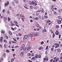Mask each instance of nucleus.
I'll return each instance as SVG.
<instances>
[{"label":"nucleus","mask_w":62,"mask_h":62,"mask_svg":"<svg viewBox=\"0 0 62 62\" xmlns=\"http://www.w3.org/2000/svg\"><path fill=\"white\" fill-rule=\"evenodd\" d=\"M31 49V46H29L27 48V50L25 49V51L26 52H28L27 50L30 51V50Z\"/></svg>","instance_id":"obj_1"},{"label":"nucleus","mask_w":62,"mask_h":62,"mask_svg":"<svg viewBox=\"0 0 62 62\" xmlns=\"http://www.w3.org/2000/svg\"><path fill=\"white\" fill-rule=\"evenodd\" d=\"M23 54H24V51H22L20 53V56L21 57H23Z\"/></svg>","instance_id":"obj_2"},{"label":"nucleus","mask_w":62,"mask_h":62,"mask_svg":"<svg viewBox=\"0 0 62 62\" xmlns=\"http://www.w3.org/2000/svg\"><path fill=\"white\" fill-rule=\"evenodd\" d=\"M28 38V35H25L23 37L24 39H27Z\"/></svg>","instance_id":"obj_3"},{"label":"nucleus","mask_w":62,"mask_h":62,"mask_svg":"<svg viewBox=\"0 0 62 62\" xmlns=\"http://www.w3.org/2000/svg\"><path fill=\"white\" fill-rule=\"evenodd\" d=\"M24 45H23L21 48V50H23L24 49Z\"/></svg>","instance_id":"obj_4"},{"label":"nucleus","mask_w":62,"mask_h":62,"mask_svg":"<svg viewBox=\"0 0 62 62\" xmlns=\"http://www.w3.org/2000/svg\"><path fill=\"white\" fill-rule=\"evenodd\" d=\"M43 60L44 61H45V60H46V61L48 60V57H46V58H44L43 59Z\"/></svg>","instance_id":"obj_5"},{"label":"nucleus","mask_w":62,"mask_h":62,"mask_svg":"<svg viewBox=\"0 0 62 62\" xmlns=\"http://www.w3.org/2000/svg\"><path fill=\"white\" fill-rule=\"evenodd\" d=\"M57 22L58 23H59V24L61 23V21L60 20H57Z\"/></svg>","instance_id":"obj_6"},{"label":"nucleus","mask_w":62,"mask_h":62,"mask_svg":"<svg viewBox=\"0 0 62 62\" xmlns=\"http://www.w3.org/2000/svg\"><path fill=\"white\" fill-rule=\"evenodd\" d=\"M9 5V1H7L6 3H5V6L6 7L7 5Z\"/></svg>","instance_id":"obj_7"},{"label":"nucleus","mask_w":62,"mask_h":62,"mask_svg":"<svg viewBox=\"0 0 62 62\" xmlns=\"http://www.w3.org/2000/svg\"><path fill=\"white\" fill-rule=\"evenodd\" d=\"M1 34H5V31L3 30H1Z\"/></svg>","instance_id":"obj_8"},{"label":"nucleus","mask_w":62,"mask_h":62,"mask_svg":"<svg viewBox=\"0 0 62 62\" xmlns=\"http://www.w3.org/2000/svg\"><path fill=\"white\" fill-rule=\"evenodd\" d=\"M38 35H39V33L38 32H36V34H34V37H35V36H38Z\"/></svg>","instance_id":"obj_9"},{"label":"nucleus","mask_w":62,"mask_h":62,"mask_svg":"<svg viewBox=\"0 0 62 62\" xmlns=\"http://www.w3.org/2000/svg\"><path fill=\"white\" fill-rule=\"evenodd\" d=\"M59 44H57L55 47V48H58L59 47Z\"/></svg>","instance_id":"obj_10"},{"label":"nucleus","mask_w":62,"mask_h":62,"mask_svg":"<svg viewBox=\"0 0 62 62\" xmlns=\"http://www.w3.org/2000/svg\"><path fill=\"white\" fill-rule=\"evenodd\" d=\"M29 36L30 37H33V35L31 34H29Z\"/></svg>","instance_id":"obj_11"},{"label":"nucleus","mask_w":62,"mask_h":62,"mask_svg":"<svg viewBox=\"0 0 62 62\" xmlns=\"http://www.w3.org/2000/svg\"><path fill=\"white\" fill-rule=\"evenodd\" d=\"M4 20V21H6L7 20V18L6 17H5L3 18Z\"/></svg>","instance_id":"obj_12"},{"label":"nucleus","mask_w":62,"mask_h":62,"mask_svg":"<svg viewBox=\"0 0 62 62\" xmlns=\"http://www.w3.org/2000/svg\"><path fill=\"white\" fill-rule=\"evenodd\" d=\"M55 34L56 35H59V32L58 31H57L55 32Z\"/></svg>","instance_id":"obj_13"},{"label":"nucleus","mask_w":62,"mask_h":62,"mask_svg":"<svg viewBox=\"0 0 62 62\" xmlns=\"http://www.w3.org/2000/svg\"><path fill=\"white\" fill-rule=\"evenodd\" d=\"M14 1L16 3L18 4V0H14Z\"/></svg>","instance_id":"obj_14"},{"label":"nucleus","mask_w":62,"mask_h":62,"mask_svg":"<svg viewBox=\"0 0 62 62\" xmlns=\"http://www.w3.org/2000/svg\"><path fill=\"white\" fill-rule=\"evenodd\" d=\"M42 49H43V47H41L39 48L38 50H42Z\"/></svg>","instance_id":"obj_15"},{"label":"nucleus","mask_w":62,"mask_h":62,"mask_svg":"<svg viewBox=\"0 0 62 62\" xmlns=\"http://www.w3.org/2000/svg\"><path fill=\"white\" fill-rule=\"evenodd\" d=\"M38 54H36L35 55V58H38Z\"/></svg>","instance_id":"obj_16"},{"label":"nucleus","mask_w":62,"mask_h":62,"mask_svg":"<svg viewBox=\"0 0 62 62\" xmlns=\"http://www.w3.org/2000/svg\"><path fill=\"white\" fill-rule=\"evenodd\" d=\"M57 51L58 52H59V53H60L61 52V50L60 49H57Z\"/></svg>","instance_id":"obj_17"},{"label":"nucleus","mask_w":62,"mask_h":62,"mask_svg":"<svg viewBox=\"0 0 62 62\" xmlns=\"http://www.w3.org/2000/svg\"><path fill=\"white\" fill-rule=\"evenodd\" d=\"M15 57H14L11 60V61H12V62H13V61H14V59H15Z\"/></svg>","instance_id":"obj_18"},{"label":"nucleus","mask_w":62,"mask_h":62,"mask_svg":"<svg viewBox=\"0 0 62 62\" xmlns=\"http://www.w3.org/2000/svg\"><path fill=\"white\" fill-rule=\"evenodd\" d=\"M51 9L52 11H54V7H51Z\"/></svg>","instance_id":"obj_19"},{"label":"nucleus","mask_w":62,"mask_h":62,"mask_svg":"<svg viewBox=\"0 0 62 62\" xmlns=\"http://www.w3.org/2000/svg\"><path fill=\"white\" fill-rule=\"evenodd\" d=\"M41 11L42 12H43L44 11V9L43 8L41 9Z\"/></svg>","instance_id":"obj_20"},{"label":"nucleus","mask_w":62,"mask_h":62,"mask_svg":"<svg viewBox=\"0 0 62 62\" xmlns=\"http://www.w3.org/2000/svg\"><path fill=\"white\" fill-rule=\"evenodd\" d=\"M12 5L13 6H14L15 5V3L14 2H13L12 3Z\"/></svg>","instance_id":"obj_21"},{"label":"nucleus","mask_w":62,"mask_h":62,"mask_svg":"<svg viewBox=\"0 0 62 62\" xmlns=\"http://www.w3.org/2000/svg\"><path fill=\"white\" fill-rule=\"evenodd\" d=\"M14 23H15V24H18V22L17 21H15L14 22Z\"/></svg>","instance_id":"obj_22"},{"label":"nucleus","mask_w":62,"mask_h":62,"mask_svg":"<svg viewBox=\"0 0 62 62\" xmlns=\"http://www.w3.org/2000/svg\"><path fill=\"white\" fill-rule=\"evenodd\" d=\"M9 34L11 35H12V32H11V31H9Z\"/></svg>","instance_id":"obj_23"},{"label":"nucleus","mask_w":62,"mask_h":62,"mask_svg":"<svg viewBox=\"0 0 62 62\" xmlns=\"http://www.w3.org/2000/svg\"><path fill=\"white\" fill-rule=\"evenodd\" d=\"M1 39H0V41H2V39H3V37H1Z\"/></svg>","instance_id":"obj_24"},{"label":"nucleus","mask_w":62,"mask_h":62,"mask_svg":"<svg viewBox=\"0 0 62 62\" xmlns=\"http://www.w3.org/2000/svg\"><path fill=\"white\" fill-rule=\"evenodd\" d=\"M56 28H58L59 27V26L58 25H57L56 27H55Z\"/></svg>","instance_id":"obj_25"},{"label":"nucleus","mask_w":62,"mask_h":62,"mask_svg":"<svg viewBox=\"0 0 62 62\" xmlns=\"http://www.w3.org/2000/svg\"><path fill=\"white\" fill-rule=\"evenodd\" d=\"M59 58H56V62H57V61H58V60H59Z\"/></svg>","instance_id":"obj_26"},{"label":"nucleus","mask_w":62,"mask_h":62,"mask_svg":"<svg viewBox=\"0 0 62 62\" xmlns=\"http://www.w3.org/2000/svg\"><path fill=\"white\" fill-rule=\"evenodd\" d=\"M44 17L45 19H47V18H48V16H45Z\"/></svg>","instance_id":"obj_27"},{"label":"nucleus","mask_w":62,"mask_h":62,"mask_svg":"<svg viewBox=\"0 0 62 62\" xmlns=\"http://www.w3.org/2000/svg\"><path fill=\"white\" fill-rule=\"evenodd\" d=\"M29 3L30 5H31L32 4V2H31L30 1H29Z\"/></svg>","instance_id":"obj_28"},{"label":"nucleus","mask_w":62,"mask_h":62,"mask_svg":"<svg viewBox=\"0 0 62 62\" xmlns=\"http://www.w3.org/2000/svg\"><path fill=\"white\" fill-rule=\"evenodd\" d=\"M32 59H33V60H35V59H36V58H35V57H33L32 58Z\"/></svg>","instance_id":"obj_29"},{"label":"nucleus","mask_w":62,"mask_h":62,"mask_svg":"<svg viewBox=\"0 0 62 62\" xmlns=\"http://www.w3.org/2000/svg\"><path fill=\"white\" fill-rule=\"evenodd\" d=\"M58 19H61V16H58Z\"/></svg>","instance_id":"obj_30"},{"label":"nucleus","mask_w":62,"mask_h":62,"mask_svg":"<svg viewBox=\"0 0 62 62\" xmlns=\"http://www.w3.org/2000/svg\"><path fill=\"white\" fill-rule=\"evenodd\" d=\"M9 9L10 10H12V7L11 6H10L9 7Z\"/></svg>","instance_id":"obj_31"},{"label":"nucleus","mask_w":62,"mask_h":62,"mask_svg":"<svg viewBox=\"0 0 62 62\" xmlns=\"http://www.w3.org/2000/svg\"><path fill=\"white\" fill-rule=\"evenodd\" d=\"M54 36H55V34H54V33H53V35L52 37L54 38Z\"/></svg>","instance_id":"obj_32"},{"label":"nucleus","mask_w":62,"mask_h":62,"mask_svg":"<svg viewBox=\"0 0 62 62\" xmlns=\"http://www.w3.org/2000/svg\"><path fill=\"white\" fill-rule=\"evenodd\" d=\"M31 3L32 4H33V5H34V4L35 3V2L34 1H32L31 2Z\"/></svg>","instance_id":"obj_33"},{"label":"nucleus","mask_w":62,"mask_h":62,"mask_svg":"<svg viewBox=\"0 0 62 62\" xmlns=\"http://www.w3.org/2000/svg\"><path fill=\"white\" fill-rule=\"evenodd\" d=\"M37 27H39V24H38L37 25H36Z\"/></svg>","instance_id":"obj_34"},{"label":"nucleus","mask_w":62,"mask_h":62,"mask_svg":"<svg viewBox=\"0 0 62 62\" xmlns=\"http://www.w3.org/2000/svg\"><path fill=\"white\" fill-rule=\"evenodd\" d=\"M6 52H7V53H9V50H6Z\"/></svg>","instance_id":"obj_35"},{"label":"nucleus","mask_w":62,"mask_h":62,"mask_svg":"<svg viewBox=\"0 0 62 62\" xmlns=\"http://www.w3.org/2000/svg\"><path fill=\"white\" fill-rule=\"evenodd\" d=\"M4 47L5 48H6L7 47V46L6 45V44H4Z\"/></svg>","instance_id":"obj_36"},{"label":"nucleus","mask_w":62,"mask_h":62,"mask_svg":"<svg viewBox=\"0 0 62 62\" xmlns=\"http://www.w3.org/2000/svg\"><path fill=\"white\" fill-rule=\"evenodd\" d=\"M36 20H38L39 19V18L38 17H36L35 18Z\"/></svg>","instance_id":"obj_37"},{"label":"nucleus","mask_w":62,"mask_h":62,"mask_svg":"<svg viewBox=\"0 0 62 62\" xmlns=\"http://www.w3.org/2000/svg\"><path fill=\"white\" fill-rule=\"evenodd\" d=\"M50 22H51V21L50 20H48L47 21V23H50Z\"/></svg>","instance_id":"obj_38"},{"label":"nucleus","mask_w":62,"mask_h":62,"mask_svg":"<svg viewBox=\"0 0 62 62\" xmlns=\"http://www.w3.org/2000/svg\"><path fill=\"white\" fill-rule=\"evenodd\" d=\"M40 11H40V10H38V11H37L36 12H40Z\"/></svg>","instance_id":"obj_39"},{"label":"nucleus","mask_w":62,"mask_h":62,"mask_svg":"<svg viewBox=\"0 0 62 62\" xmlns=\"http://www.w3.org/2000/svg\"><path fill=\"white\" fill-rule=\"evenodd\" d=\"M4 41L5 42V43H7V40L6 39H4Z\"/></svg>","instance_id":"obj_40"},{"label":"nucleus","mask_w":62,"mask_h":62,"mask_svg":"<svg viewBox=\"0 0 62 62\" xmlns=\"http://www.w3.org/2000/svg\"><path fill=\"white\" fill-rule=\"evenodd\" d=\"M22 17L24 19H25V17H24V16H22Z\"/></svg>","instance_id":"obj_41"},{"label":"nucleus","mask_w":62,"mask_h":62,"mask_svg":"<svg viewBox=\"0 0 62 62\" xmlns=\"http://www.w3.org/2000/svg\"><path fill=\"white\" fill-rule=\"evenodd\" d=\"M43 31L45 32L47 31V30H46L45 29H44L43 30Z\"/></svg>","instance_id":"obj_42"},{"label":"nucleus","mask_w":62,"mask_h":62,"mask_svg":"<svg viewBox=\"0 0 62 62\" xmlns=\"http://www.w3.org/2000/svg\"><path fill=\"white\" fill-rule=\"evenodd\" d=\"M7 12L8 14L9 13V10H8Z\"/></svg>","instance_id":"obj_43"},{"label":"nucleus","mask_w":62,"mask_h":62,"mask_svg":"<svg viewBox=\"0 0 62 62\" xmlns=\"http://www.w3.org/2000/svg\"><path fill=\"white\" fill-rule=\"evenodd\" d=\"M3 56H4V57H6V54L5 53H4L3 54Z\"/></svg>","instance_id":"obj_44"},{"label":"nucleus","mask_w":62,"mask_h":62,"mask_svg":"<svg viewBox=\"0 0 62 62\" xmlns=\"http://www.w3.org/2000/svg\"><path fill=\"white\" fill-rule=\"evenodd\" d=\"M41 57V55H39L38 56V57L39 58H40V57Z\"/></svg>","instance_id":"obj_45"},{"label":"nucleus","mask_w":62,"mask_h":62,"mask_svg":"<svg viewBox=\"0 0 62 62\" xmlns=\"http://www.w3.org/2000/svg\"><path fill=\"white\" fill-rule=\"evenodd\" d=\"M38 24V23L37 22L35 23V24L36 25H37Z\"/></svg>","instance_id":"obj_46"},{"label":"nucleus","mask_w":62,"mask_h":62,"mask_svg":"<svg viewBox=\"0 0 62 62\" xmlns=\"http://www.w3.org/2000/svg\"><path fill=\"white\" fill-rule=\"evenodd\" d=\"M5 38L6 39H8V37L7 36H6Z\"/></svg>","instance_id":"obj_47"},{"label":"nucleus","mask_w":62,"mask_h":62,"mask_svg":"<svg viewBox=\"0 0 62 62\" xmlns=\"http://www.w3.org/2000/svg\"><path fill=\"white\" fill-rule=\"evenodd\" d=\"M0 60H3V58L2 57H0Z\"/></svg>","instance_id":"obj_48"},{"label":"nucleus","mask_w":62,"mask_h":62,"mask_svg":"<svg viewBox=\"0 0 62 62\" xmlns=\"http://www.w3.org/2000/svg\"><path fill=\"white\" fill-rule=\"evenodd\" d=\"M13 39L14 41H17V40H16V39H15L14 38H13Z\"/></svg>","instance_id":"obj_49"},{"label":"nucleus","mask_w":62,"mask_h":62,"mask_svg":"<svg viewBox=\"0 0 62 62\" xmlns=\"http://www.w3.org/2000/svg\"><path fill=\"white\" fill-rule=\"evenodd\" d=\"M16 54H14L13 55V57H14V56H15V55Z\"/></svg>","instance_id":"obj_50"},{"label":"nucleus","mask_w":62,"mask_h":62,"mask_svg":"<svg viewBox=\"0 0 62 62\" xmlns=\"http://www.w3.org/2000/svg\"><path fill=\"white\" fill-rule=\"evenodd\" d=\"M34 5H35V6H37V3H34Z\"/></svg>","instance_id":"obj_51"},{"label":"nucleus","mask_w":62,"mask_h":62,"mask_svg":"<svg viewBox=\"0 0 62 62\" xmlns=\"http://www.w3.org/2000/svg\"><path fill=\"white\" fill-rule=\"evenodd\" d=\"M54 14L55 15H56V12H54Z\"/></svg>","instance_id":"obj_52"},{"label":"nucleus","mask_w":62,"mask_h":62,"mask_svg":"<svg viewBox=\"0 0 62 62\" xmlns=\"http://www.w3.org/2000/svg\"><path fill=\"white\" fill-rule=\"evenodd\" d=\"M12 42L13 43H16V42H15L14 41H12Z\"/></svg>","instance_id":"obj_53"},{"label":"nucleus","mask_w":62,"mask_h":62,"mask_svg":"<svg viewBox=\"0 0 62 62\" xmlns=\"http://www.w3.org/2000/svg\"><path fill=\"white\" fill-rule=\"evenodd\" d=\"M22 16H22V15L21 14L20 15L19 17L20 18H22Z\"/></svg>","instance_id":"obj_54"},{"label":"nucleus","mask_w":62,"mask_h":62,"mask_svg":"<svg viewBox=\"0 0 62 62\" xmlns=\"http://www.w3.org/2000/svg\"><path fill=\"white\" fill-rule=\"evenodd\" d=\"M14 24L13 23H12L11 24V26H14Z\"/></svg>","instance_id":"obj_55"},{"label":"nucleus","mask_w":62,"mask_h":62,"mask_svg":"<svg viewBox=\"0 0 62 62\" xmlns=\"http://www.w3.org/2000/svg\"><path fill=\"white\" fill-rule=\"evenodd\" d=\"M8 22H9V21L10 20V18H8Z\"/></svg>","instance_id":"obj_56"},{"label":"nucleus","mask_w":62,"mask_h":62,"mask_svg":"<svg viewBox=\"0 0 62 62\" xmlns=\"http://www.w3.org/2000/svg\"><path fill=\"white\" fill-rule=\"evenodd\" d=\"M5 9H4L3 10V12L5 13Z\"/></svg>","instance_id":"obj_57"},{"label":"nucleus","mask_w":62,"mask_h":62,"mask_svg":"<svg viewBox=\"0 0 62 62\" xmlns=\"http://www.w3.org/2000/svg\"><path fill=\"white\" fill-rule=\"evenodd\" d=\"M33 7L32 6H30V8H33Z\"/></svg>","instance_id":"obj_58"},{"label":"nucleus","mask_w":62,"mask_h":62,"mask_svg":"<svg viewBox=\"0 0 62 62\" xmlns=\"http://www.w3.org/2000/svg\"><path fill=\"white\" fill-rule=\"evenodd\" d=\"M28 56H30V55H31V54H30V53L28 54Z\"/></svg>","instance_id":"obj_59"},{"label":"nucleus","mask_w":62,"mask_h":62,"mask_svg":"<svg viewBox=\"0 0 62 62\" xmlns=\"http://www.w3.org/2000/svg\"><path fill=\"white\" fill-rule=\"evenodd\" d=\"M48 46H46V50H47V49H48Z\"/></svg>","instance_id":"obj_60"},{"label":"nucleus","mask_w":62,"mask_h":62,"mask_svg":"<svg viewBox=\"0 0 62 62\" xmlns=\"http://www.w3.org/2000/svg\"><path fill=\"white\" fill-rule=\"evenodd\" d=\"M30 21L31 22V23H32L33 22V20L31 19L30 20Z\"/></svg>","instance_id":"obj_61"},{"label":"nucleus","mask_w":62,"mask_h":62,"mask_svg":"<svg viewBox=\"0 0 62 62\" xmlns=\"http://www.w3.org/2000/svg\"><path fill=\"white\" fill-rule=\"evenodd\" d=\"M52 23V22H50V23H49L48 24V25H50V24H51Z\"/></svg>","instance_id":"obj_62"},{"label":"nucleus","mask_w":62,"mask_h":62,"mask_svg":"<svg viewBox=\"0 0 62 62\" xmlns=\"http://www.w3.org/2000/svg\"><path fill=\"white\" fill-rule=\"evenodd\" d=\"M56 57H55L54 58V60H56Z\"/></svg>","instance_id":"obj_63"},{"label":"nucleus","mask_w":62,"mask_h":62,"mask_svg":"<svg viewBox=\"0 0 62 62\" xmlns=\"http://www.w3.org/2000/svg\"><path fill=\"white\" fill-rule=\"evenodd\" d=\"M15 25H16V26H17V27H19V26L17 24H16Z\"/></svg>","instance_id":"obj_64"}]
</instances>
